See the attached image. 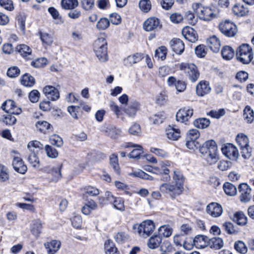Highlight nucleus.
Segmentation results:
<instances>
[{"label":"nucleus","instance_id":"27","mask_svg":"<svg viewBox=\"0 0 254 254\" xmlns=\"http://www.w3.org/2000/svg\"><path fill=\"white\" fill-rule=\"evenodd\" d=\"M167 137L172 140H177L181 136V132L179 129L169 127L166 130Z\"/></svg>","mask_w":254,"mask_h":254},{"label":"nucleus","instance_id":"8","mask_svg":"<svg viewBox=\"0 0 254 254\" xmlns=\"http://www.w3.org/2000/svg\"><path fill=\"white\" fill-rule=\"evenodd\" d=\"M180 69L184 71L187 76L193 82H195L199 77V73L197 67L192 63H182Z\"/></svg>","mask_w":254,"mask_h":254},{"label":"nucleus","instance_id":"3","mask_svg":"<svg viewBox=\"0 0 254 254\" xmlns=\"http://www.w3.org/2000/svg\"><path fill=\"white\" fill-rule=\"evenodd\" d=\"M27 148L30 152L28 157L30 164L34 168L39 169L40 164L38 155L43 152L44 145L40 142L34 140L28 143Z\"/></svg>","mask_w":254,"mask_h":254},{"label":"nucleus","instance_id":"21","mask_svg":"<svg viewBox=\"0 0 254 254\" xmlns=\"http://www.w3.org/2000/svg\"><path fill=\"white\" fill-rule=\"evenodd\" d=\"M211 92L209 83L206 81H201L196 85V93L199 96H203Z\"/></svg>","mask_w":254,"mask_h":254},{"label":"nucleus","instance_id":"46","mask_svg":"<svg viewBox=\"0 0 254 254\" xmlns=\"http://www.w3.org/2000/svg\"><path fill=\"white\" fill-rule=\"evenodd\" d=\"M36 127L39 131L45 132L50 128L51 125L45 121H39L36 124Z\"/></svg>","mask_w":254,"mask_h":254},{"label":"nucleus","instance_id":"9","mask_svg":"<svg viewBox=\"0 0 254 254\" xmlns=\"http://www.w3.org/2000/svg\"><path fill=\"white\" fill-rule=\"evenodd\" d=\"M170 166L169 161H162L159 162L158 166L154 167V173L162 175L161 180L162 181H167L170 179L169 175L170 170L168 168Z\"/></svg>","mask_w":254,"mask_h":254},{"label":"nucleus","instance_id":"35","mask_svg":"<svg viewBox=\"0 0 254 254\" xmlns=\"http://www.w3.org/2000/svg\"><path fill=\"white\" fill-rule=\"evenodd\" d=\"M234 50L230 46H226L223 48L221 54L224 59L229 60L234 56Z\"/></svg>","mask_w":254,"mask_h":254},{"label":"nucleus","instance_id":"17","mask_svg":"<svg viewBox=\"0 0 254 254\" xmlns=\"http://www.w3.org/2000/svg\"><path fill=\"white\" fill-rule=\"evenodd\" d=\"M102 131L111 138H117L121 134V128H117L112 125H106L102 127Z\"/></svg>","mask_w":254,"mask_h":254},{"label":"nucleus","instance_id":"33","mask_svg":"<svg viewBox=\"0 0 254 254\" xmlns=\"http://www.w3.org/2000/svg\"><path fill=\"white\" fill-rule=\"evenodd\" d=\"M233 11L235 15L239 16H243L248 13L249 10L247 7H245L243 5L236 4L233 8Z\"/></svg>","mask_w":254,"mask_h":254},{"label":"nucleus","instance_id":"22","mask_svg":"<svg viewBox=\"0 0 254 254\" xmlns=\"http://www.w3.org/2000/svg\"><path fill=\"white\" fill-rule=\"evenodd\" d=\"M207 44L209 48L214 53H218L220 49L221 42L219 39L216 36L210 37L207 40Z\"/></svg>","mask_w":254,"mask_h":254},{"label":"nucleus","instance_id":"54","mask_svg":"<svg viewBox=\"0 0 254 254\" xmlns=\"http://www.w3.org/2000/svg\"><path fill=\"white\" fill-rule=\"evenodd\" d=\"M110 25V21L106 18H101L96 24V27L99 30H105Z\"/></svg>","mask_w":254,"mask_h":254},{"label":"nucleus","instance_id":"7","mask_svg":"<svg viewBox=\"0 0 254 254\" xmlns=\"http://www.w3.org/2000/svg\"><path fill=\"white\" fill-rule=\"evenodd\" d=\"M236 140L240 147L242 156L245 159L249 158L251 156L252 148L249 144L248 137L244 133H239L237 135Z\"/></svg>","mask_w":254,"mask_h":254},{"label":"nucleus","instance_id":"60","mask_svg":"<svg viewBox=\"0 0 254 254\" xmlns=\"http://www.w3.org/2000/svg\"><path fill=\"white\" fill-rule=\"evenodd\" d=\"M20 69L18 67L13 66L9 67L7 71V75L12 78L16 77L20 74Z\"/></svg>","mask_w":254,"mask_h":254},{"label":"nucleus","instance_id":"15","mask_svg":"<svg viewBox=\"0 0 254 254\" xmlns=\"http://www.w3.org/2000/svg\"><path fill=\"white\" fill-rule=\"evenodd\" d=\"M140 108V103L136 100H132L127 107L124 108L123 111L128 117L133 118Z\"/></svg>","mask_w":254,"mask_h":254},{"label":"nucleus","instance_id":"28","mask_svg":"<svg viewBox=\"0 0 254 254\" xmlns=\"http://www.w3.org/2000/svg\"><path fill=\"white\" fill-rule=\"evenodd\" d=\"M209 238L203 235L195 236L193 239L194 245L201 248H205L208 246Z\"/></svg>","mask_w":254,"mask_h":254},{"label":"nucleus","instance_id":"36","mask_svg":"<svg viewBox=\"0 0 254 254\" xmlns=\"http://www.w3.org/2000/svg\"><path fill=\"white\" fill-rule=\"evenodd\" d=\"M77 0H62V7L65 9H72L77 6Z\"/></svg>","mask_w":254,"mask_h":254},{"label":"nucleus","instance_id":"52","mask_svg":"<svg viewBox=\"0 0 254 254\" xmlns=\"http://www.w3.org/2000/svg\"><path fill=\"white\" fill-rule=\"evenodd\" d=\"M200 133L198 130L196 129H191L188 131L186 140H196L199 137Z\"/></svg>","mask_w":254,"mask_h":254},{"label":"nucleus","instance_id":"42","mask_svg":"<svg viewBox=\"0 0 254 254\" xmlns=\"http://www.w3.org/2000/svg\"><path fill=\"white\" fill-rule=\"evenodd\" d=\"M165 119V115L164 112H159L150 118V120L155 125L162 123Z\"/></svg>","mask_w":254,"mask_h":254},{"label":"nucleus","instance_id":"63","mask_svg":"<svg viewBox=\"0 0 254 254\" xmlns=\"http://www.w3.org/2000/svg\"><path fill=\"white\" fill-rule=\"evenodd\" d=\"M40 94L37 90H33L29 94V98L32 103L37 102L39 99Z\"/></svg>","mask_w":254,"mask_h":254},{"label":"nucleus","instance_id":"23","mask_svg":"<svg viewBox=\"0 0 254 254\" xmlns=\"http://www.w3.org/2000/svg\"><path fill=\"white\" fill-rule=\"evenodd\" d=\"M61 242L57 240H52L44 243V247L48 254H55L61 247Z\"/></svg>","mask_w":254,"mask_h":254},{"label":"nucleus","instance_id":"31","mask_svg":"<svg viewBox=\"0 0 254 254\" xmlns=\"http://www.w3.org/2000/svg\"><path fill=\"white\" fill-rule=\"evenodd\" d=\"M133 148L134 149L129 153L128 156L130 158L139 159L140 155L143 153L142 147L136 144Z\"/></svg>","mask_w":254,"mask_h":254},{"label":"nucleus","instance_id":"40","mask_svg":"<svg viewBox=\"0 0 254 254\" xmlns=\"http://www.w3.org/2000/svg\"><path fill=\"white\" fill-rule=\"evenodd\" d=\"M128 131L130 134L137 136H140L142 133L140 125L136 123L129 127Z\"/></svg>","mask_w":254,"mask_h":254},{"label":"nucleus","instance_id":"43","mask_svg":"<svg viewBox=\"0 0 254 254\" xmlns=\"http://www.w3.org/2000/svg\"><path fill=\"white\" fill-rule=\"evenodd\" d=\"M113 204L114 208L121 211H124L125 207L124 205V200L121 197H116L111 203Z\"/></svg>","mask_w":254,"mask_h":254},{"label":"nucleus","instance_id":"37","mask_svg":"<svg viewBox=\"0 0 254 254\" xmlns=\"http://www.w3.org/2000/svg\"><path fill=\"white\" fill-rule=\"evenodd\" d=\"M193 125L197 128L203 129L209 126L210 121L206 118H199L193 122Z\"/></svg>","mask_w":254,"mask_h":254},{"label":"nucleus","instance_id":"34","mask_svg":"<svg viewBox=\"0 0 254 254\" xmlns=\"http://www.w3.org/2000/svg\"><path fill=\"white\" fill-rule=\"evenodd\" d=\"M223 189L225 193L228 195L234 196L237 192L236 186L230 183H225L223 185Z\"/></svg>","mask_w":254,"mask_h":254},{"label":"nucleus","instance_id":"32","mask_svg":"<svg viewBox=\"0 0 254 254\" xmlns=\"http://www.w3.org/2000/svg\"><path fill=\"white\" fill-rule=\"evenodd\" d=\"M21 83L25 86L32 87L35 83V80L30 74L26 73L22 76Z\"/></svg>","mask_w":254,"mask_h":254},{"label":"nucleus","instance_id":"5","mask_svg":"<svg viewBox=\"0 0 254 254\" xmlns=\"http://www.w3.org/2000/svg\"><path fill=\"white\" fill-rule=\"evenodd\" d=\"M237 59L244 64H249L253 59L252 48L247 44H243L236 51Z\"/></svg>","mask_w":254,"mask_h":254},{"label":"nucleus","instance_id":"11","mask_svg":"<svg viewBox=\"0 0 254 254\" xmlns=\"http://www.w3.org/2000/svg\"><path fill=\"white\" fill-rule=\"evenodd\" d=\"M11 155L13 157L12 166L14 169L18 173L24 174L27 171V167L24 164L19 153L15 151H12Z\"/></svg>","mask_w":254,"mask_h":254},{"label":"nucleus","instance_id":"38","mask_svg":"<svg viewBox=\"0 0 254 254\" xmlns=\"http://www.w3.org/2000/svg\"><path fill=\"white\" fill-rule=\"evenodd\" d=\"M234 220L240 225H244L247 222V217L242 212H238L235 214Z\"/></svg>","mask_w":254,"mask_h":254},{"label":"nucleus","instance_id":"59","mask_svg":"<svg viewBox=\"0 0 254 254\" xmlns=\"http://www.w3.org/2000/svg\"><path fill=\"white\" fill-rule=\"evenodd\" d=\"M15 105L13 101L8 100L5 101L1 105V109L7 113H10V111L12 110Z\"/></svg>","mask_w":254,"mask_h":254},{"label":"nucleus","instance_id":"4","mask_svg":"<svg viewBox=\"0 0 254 254\" xmlns=\"http://www.w3.org/2000/svg\"><path fill=\"white\" fill-rule=\"evenodd\" d=\"M94 51L100 62L108 60L107 42L103 37L98 38L93 44Z\"/></svg>","mask_w":254,"mask_h":254},{"label":"nucleus","instance_id":"2","mask_svg":"<svg viewBox=\"0 0 254 254\" xmlns=\"http://www.w3.org/2000/svg\"><path fill=\"white\" fill-rule=\"evenodd\" d=\"M199 152L210 165L215 164L219 159L217 145L213 140L204 142L200 147Z\"/></svg>","mask_w":254,"mask_h":254},{"label":"nucleus","instance_id":"51","mask_svg":"<svg viewBox=\"0 0 254 254\" xmlns=\"http://www.w3.org/2000/svg\"><path fill=\"white\" fill-rule=\"evenodd\" d=\"M18 52L23 57H27L31 54V49L26 45H20L17 47Z\"/></svg>","mask_w":254,"mask_h":254},{"label":"nucleus","instance_id":"14","mask_svg":"<svg viewBox=\"0 0 254 254\" xmlns=\"http://www.w3.org/2000/svg\"><path fill=\"white\" fill-rule=\"evenodd\" d=\"M206 212L213 218L220 216L223 213L221 205L216 202H211L206 206Z\"/></svg>","mask_w":254,"mask_h":254},{"label":"nucleus","instance_id":"58","mask_svg":"<svg viewBox=\"0 0 254 254\" xmlns=\"http://www.w3.org/2000/svg\"><path fill=\"white\" fill-rule=\"evenodd\" d=\"M40 39L43 44H45L47 45H50L53 42V37L48 33H42L40 32Z\"/></svg>","mask_w":254,"mask_h":254},{"label":"nucleus","instance_id":"20","mask_svg":"<svg viewBox=\"0 0 254 254\" xmlns=\"http://www.w3.org/2000/svg\"><path fill=\"white\" fill-rule=\"evenodd\" d=\"M182 33L185 38L190 42L194 43L198 39V36L195 31L190 27L184 28Z\"/></svg>","mask_w":254,"mask_h":254},{"label":"nucleus","instance_id":"57","mask_svg":"<svg viewBox=\"0 0 254 254\" xmlns=\"http://www.w3.org/2000/svg\"><path fill=\"white\" fill-rule=\"evenodd\" d=\"M2 122L8 125H12L16 122V119L13 114H8L3 116L2 119Z\"/></svg>","mask_w":254,"mask_h":254},{"label":"nucleus","instance_id":"30","mask_svg":"<svg viewBox=\"0 0 254 254\" xmlns=\"http://www.w3.org/2000/svg\"><path fill=\"white\" fill-rule=\"evenodd\" d=\"M161 242V237L159 235H155L149 239L147 245L150 249H154L160 246Z\"/></svg>","mask_w":254,"mask_h":254},{"label":"nucleus","instance_id":"56","mask_svg":"<svg viewBox=\"0 0 254 254\" xmlns=\"http://www.w3.org/2000/svg\"><path fill=\"white\" fill-rule=\"evenodd\" d=\"M9 179V175L6 167L0 164V181L4 182Z\"/></svg>","mask_w":254,"mask_h":254},{"label":"nucleus","instance_id":"50","mask_svg":"<svg viewBox=\"0 0 254 254\" xmlns=\"http://www.w3.org/2000/svg\"><path fill=\"white\" fill-rule=\"evenodd\" d=\"M160 234L165 237H169L172 234V229L169 225H162L158 229Z\"/></svg>","mask_w":254,"mask_h":254},{"label":"nucleus","instance_id":"39","mask_svg":"<svg viewBox=\"0 0 254 254\" xmlns=\"http://www.w3.org/2000/svg\"><path fill=\"white\" fill-rule=\"evenodd\" d=\"M244 118L249 123H252L254 120L253 110L249 106H247L244 110Z\"/></svg>","mask_w":254,"mask_h":254},{"label":"nucleus","instance_id":"1","mask_svg":"<svg viewBox=\"0 0 254 254\" xmlns=\"http://www.w3.org/2000/svg\"><path fill=\"white\" fill-rule=\"evenodd\" d=\"M174 182L164 183L160 185L159 190L162 194H168L171 197L175 198L183 192L185 178L178 171H174L173 176Z\"/></svg>","mask_w":254,"mask_h":254},{"label":"nucleus","instance_id":"26","mask_svg":"<svg viewBox=\"0 0 254 254\" xmlns=\"http://www.w3.org/2000/svg\"><path fill=\"white\" fill-rule=\"evenodd\" d=\"M199 12V16L200 19H203L205 21H209L215 17L212 9L209 7H203L202 11Z\"/></svg>","mask_w":254,"mask_h":254},{"label":"nucleus","instance_id":"62","mask_svg":"<svg viewBox=\"0 0 254 254\" xmlns=\"http://www.w3.org/2000/svg\"><path fill=\"white\" fill-rule=\"evenodd\" d=\"M223 227L229 234H233L237 232L234 226L231 222H225L223 225Z\"/></svg>","mask_w":254,"mask_h":254},{"label":"nucleus","instance_id":"49","mask_svg":"<svg viewBox=\"0 0 254 254\" xmlns=\"http://www.w3.org/2000/svg\"><path fill=\"white\" fill-rule=\"evenodd\" d=\"M139 7L143 12H148L151 8V3L150 0H140Z\"/></svg>","mask_w":254,"mask_h":254},{"label":"nucleus","instance_id":"25","mask_svg":"<svg viewBox=\"0 0 254 254\" xmlns=\"http://www.w3.org/2000/svg\"><path fill=\"white\" fill-rule=\"evenodd\" d=\"M171 45L174 52L178 54H181L185 49L184 44L180 39H172Z\"/></svg>","mask_w":254,"mask_h":254},{"label":"nucleus","instance_id":"53","mask_svg":"<svg viewBox=\"0 0 254 254\" xmlns=\"http://www.w3.org/2000/svg\"><path fill=\"white\" fill-rule=\"evenodd\" d=\"M110 164L113 168L114 171L118 175L120 174V167L118 164V159L116 155L113 154L110 157Z\"/></svg>","mask_w":254,"mask_h":254},{"label":"nucleus","instance_id":"45","mask_svg":"<svg viewBox=\"0 0 254 254\" xmlns=\"http://www.w3.org/2000/svg\"><path fill=\"white\" fill-rule=\"evenodd\" d=\"M143 58V56L141 54L139 53H136L132 56H129L125 60V62H128L129 64H136L140 61Z\"/></svg>","mask_w":254,"mask_h":254},{"label":"nucleus","instance_id":"13","mask_svg":"<svg viewBox=\"0 0 254 254\" xmlns=\"http://www.w3.org/2000/svg\"><path fill=\"white\" fill-rule=\"evenodd\" d=\"M62 167V164H59L54 166H49L46 169L45 171L49 174V178L51 181L57 182L61 179Z\"/></svg>","mask_w":254,"mask_h":254},{"label":"nucleus","instance_id":"29","mask_svg":"<svg viewBox=\"0 0 254 254\" xmlns=\"http://www.w3.org/2000/svg\"><path fill=\"white\" fill-rule=\"evenodd\" d=\"M223 241L219 237H213L211 239L209 238L208 246L211 249L219 250L223 247Z\"/></svg>","mask_w":254,"mask_h":254},{"label":"nucleus","instance_id":"44","mask_svg":"<svg viewBox=\"0 0 254 254\" xmlns=\"http://www.w3.org/2000/svg\"><path fill=\"white\" fill-rule=\"evenodd\" d=\"M234 248L238 253L245 254L247 252L248 249L245 244L242 241H238L234 244Z\"/></svg>","mask_w":254,"mask_h":254},{"label":"nucleus","instance_id":"18","mask_svg":"<svg viewBox=\"0 0 254 254\" xmlns=\"http://www.w3.org/2000/svg\"><path fill=\"white\" fill-rule=\"evenodd\" d=\"M161 27V25L160 23L159 20L154 17L148 18L143 24V28L146 31H153Z\"/></svg>","mask_w":254,"mask_h":254},{"label":"nucleus","instance_id":"61","mask_svg":"<svg viewBox=\"0 0 254 254\" xmlns=\"http://www.w3.org/2000/svg\"><path fill=\"white\" fill-rule=\"evenodd\" d=\"M85 192L87 194L92 196H97L100 193L99 190L97 188L92 186L86 187L85 189Z\"/></svg>","mask_w":254,"mask_h":254},{"label":"nucleus","instance_id":"16","mask_svg":"<svg viewBox=\"0 0 254 254\" xmlns=\"http://www.w3.org/2000/svg\"><path fill=\"white\" fill-rule=\"evenodd\" d=\"M193 109L189 108H184L180 109L176 114V120L181 123H186L193 115Z\"/></svg>","mask_w":254,"mask_h":254},{"label":"nucleus","instance_id":"47","mask_svg":"<svg viewBox=\"0 0 254 254\" xmlns=\"http://www.w3.org/2000/svg\"><path fill=\"white\" fill-rule=\"evenodd\" d=\"M166 54L167 49L164 46H161L156 50L154 57L158 60L160 59L161 60H164L166 58Z\"/></svg>","mask_w":254,"mask_h":254},{"label":"nucleus","instance_id":"48","mask_svg":"<svg viewBox=\"0 0 254 254\" xmlns=\"http://www.w3.org/2000/svg\"><path fill=\"white\" fill-rule=\"evenodd\" d=\"M105 249L106 254H115L117 251L113 242L110 240L105 242Z\"/></svg>","mask_w":254,"mask_h":254},{"label":"nucleus","instance_id":"12","mask_svg":"<svg viewBox=\"0 0 254 254\" xmlns=\"http://www.w3.org/2000/svg\"><path fill=\"white\" fill-rule=\"evenodd\" d=\"M223 154L232 160H236L239 155L236 147L232 144L227 143L221 148Z\"/></svg>","mask_w":254,"mask_h":254},{"label":"nucleus","instance_id":"41","mask_svg":"<svg viewBox=\"0 0 254 254\" xmlns=\"http://www.w3.org/2000/svg\"><path fill=\"white\" fill-rule=\"evenodd\" d=\"M110 107L111 110L114 112L117 117L119 119H121L123 122H126V119L122 116V113L119 107L113 101H111L110 103Z\"/></svg>","mask_w":254,"mask_h":254},{"label":"nucleus","instance_id":"19","mask_svg":"<svg viewBox=\"0 0 254 254\" xmlns=\"http://www.w3.org/2000/svg\"><path fill=\"white\" fill-rule=\"evenodd\" d=\"M43 91L47 98L52 101H56L60 97L59 90L53 86L47 85L45 86Z\"/></svg>","mask_w":254,"mask_h":254},{"label":"nucleus","instance_id":"6","mask_svg":"<svg viewBox=\"0 0 254 254\" xmlns=\"http://www.w3.org/2000/svg\"><path fill=\"white\" fill-rule=\"evenodd\" d=\"M133 229H137L138 235L144 238L149 237L154 231L155 226L154 222L150 220H145L139 224H135Z\"/></svg>","mask_w":254,"mask_h":254},{"label":"nucleus","instance_id":"24","mask_svg":"<svg viewBox=\"0 0 254 254\" xmlns=\"http://www.w3.org/2000/svg\"><path fill=\"white\" fill-rule=\"evenodd\" d=\"M42 223L40 219H34L32 221L30 230L32 235L38 238L42 232Z\"/></svg>","mask_w":254,"mask_h":254},{"label":"nucleus","instance_id":"55","mask_svg":"<svg viewBox=\"0 0 254 254\" xmlns=\"http://www.w3.org/2000/svg\"><path fill=\"white\" fill-rule=\"evenodd\" d=\"M45 150L47 156L50 158H56L58 156V152L57 150L49 145H46L45 146Z\"/></svg>","mask_w":254,"mask_h":254},{"label":"nucleus","instance_id":"64","mask_svg":"<svg viewBox=\"0 0 254 254\" xmlns=\"http://www.w3.org/2000/svg\"><path fill=\"white\" fill-rule=\"evenodd\" d=\"M72 226L76 228H81L82 221L80 216L77 215L74 216L71 220Z\"/></svg>","mask_w":254,"mask_h":254},{"label":"nucleus","instance_id":"10","mask_svg":"<svg viewBox=\"0 0 254 254\" xmlns=\"http://www.w3.org/2000/svg\"><path fill=\"white\" fill-rule=\"evenodd\" d=\"M219 30L222 33L228 37H233L237 32L236 25L229 20H225L219 24Z\"/></svg>","mask_w":254,"mask_h":254}]
</instances>
